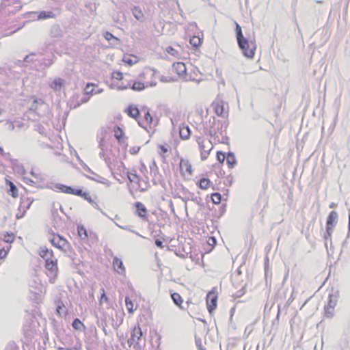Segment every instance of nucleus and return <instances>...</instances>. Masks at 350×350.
<instances>
[{
    "label": "nucleus",
    "instance_id": "1",
    "mask_svg": "<svg viewBox=\"0 0 350 350\" xmlns=\"http://www.w3.org/2000/svg\"><path fill=\"white\" fill-rule=\"evenodd\" d=\"M227 125L225 122L217 120L211 116L204 124V130L206 134L214 137L215 140L219 143H226L228 139L226 136Z\"/></svg>",
    "mask_w": 350,
    "mask_h": 350
},
{
    "label": "nucleus",
    "instance_id": "2",
    "mask_svg": "<svg viewBox=\"0 0 350 350\" xmlns=\"http://www.w3.org/2000/svg\"><path fill=\"white\" fill-rule=\"evenodd\" d=\"M235 25L236 38L239 47L245 57L250 59L253 58L256 49L255 40H248L243 35L241 26L237 22H235Z\"/></svg>",
    "mask_w": 350,
    "mask_h": 350
},
{
    "label": "nucleus",
    "instance_id": "3",
    "mask_svg": "<svg viewBox=\"0 0 350 350\" xmlns=\"http://www.w3.org/2000/svg\"><path fill=\"white\" fill-rule=\"evenodd\" d=\"M196 142L198 144L200 150V157L202 160H206L213 148V144L210 140H205L203 137H196Z\"/></svg>",
    "mask_w": 350,
    "mask_h": 350
},
{
    "label": "nucleus",
    "instance_id": "4",
    "mask_svg": "<svg viewBox=\"0 0 350 350\" xmlns=\"http://www.w3.org/2000/svg\"><path fill=\"white\" fill-rule=\"evenodd\" d=\"M338 215L336 211H332L328 215L326 222V234L325 239H327L332 236L334 228L337 224Z\"/></svg>",
    "mask_w": 350,
    "mask_h": 350
},
{
    "label": "nucleus",
    "instance_id": "5",
    "mask_svg": "<svg viewBox=\"0 0 350 350\" xmlns=\"http://www.w3.org/2000/svg\"><path fill=\"white\" fill-rule=\"evenodd\" d=\"M142 331L139 326L135 327L131 332V336L127 340L128 345L131 347L133 345V347L139 350L141 349L142 346L139 343V340L142 336Z\"/></svg>",
    "mask_w": 350,
    "mask_h": 350
},
{
    "label": "nucleus",
    "instance_id": "6",
    "mask_svg": "<svg viewBox=\"0 0 350 350\" xmlns=\"http://www.w3.org/2000/svg\"><path fill=\"white\" fill-rule=\"evenodd\" d=\"M49 241L54 247L62 250H66L69 246V243L67 240L59 234L49 238Z\"/></svg>",
    "mask_w": 350,
    "mask_h": 350
},
{
    "label": "nucleus",
    "instance_id": "7",
    "mask_svg": "<svg viewBox=\"0 0 350 350\" xmlns=\"http://www.w3.org/2000/svg\"><path fill=\"white\" fill-rule=\"evenodd\" d=\"M84 170H86L87 172H88L91 174V176L85 175L87 178H88L90 180H94L97 183H102L103 185H106L107 186L110 185L111 183L109 180H108L107 179L105 178L104 177L92 172L88 166L86 165L84 167Z\"/></svg>",
    "mask_w": 350,
    "mask_h": 350
},
{
    "label": "nucleus",
    "instance_id": "8",
    "mask_svg": "<svg viewBox=\"0 0 350 350\" xmlns=\"http://www.w3.org/2000/svg\"><path fill=\"white\" fill-rule=\"evenodd\" d=\"M217 295L211 291L206 295V305L208 312L211 314L217 307Z\"/></svg>",
    "mask_w": 350,
    "mask_h": 350
},
{
    "label": "nucleus",
    "instance_id": "9",
    "mask_svg": "<svg viewBox=\"0 0 350 350\" xmlns=\"http://www.w3.org/2000/svg\"><path fill=\"white\" fill-rule=\"evenodd\" d=\"M133 206L136 208L135 214L142 219L144 221H148V211L146 206L140 202H135Z\"/></svg>",
    "mask_w": 350,
    "mask_h": 350
},
{
    "label": "nucleus",
    "instance_id": "10",
    "mask_svg": "<svg viewBox=\"0 0 350 350\" xmlns=\"http://www.w3.org/2000/svg\"><path fill=\"white\" fill-rule=\"evenodd\" d=\"M339 297V291L338 290L332 288L328 295V301L324 307H329L335 308L338 302V298Z\"/></svg>",
    "mask_w": 350,
    "mask_h": 350
},
{
    "label": "nucleus",
    "instance_id": "11",
    "mask_svg": "<svg viewBox=\"0 0 350 350\" xmlns=\"http://www.w3.org/2000/svg\"><path fill=\"white\" fill-rule=\"evenodd\" d=\"M33 201V199L29 197L22 196L21 198V202L18 209L20 211H23V214L21 217L17 216L18 218L21 217L27 211V210H28L30 208Z\"/></svg>",
    "mask_w": 350,
    "mask_h": 350
},
{
    "label": "nucleus",
    "instance_id": "12",
    "mask_svg": "<svg viewBox=\"0 0 350 350\" xmlns=\"http://www.w3.org/2000/svg\"><path fill=\"white\" fill-rule=\"evenodd\" d=\"M64 33L58 24H55L51 26L49 31V36L52 38L59 39L63 37Z\"/></svg>",
    "mask_w": 350,
    "mask_h": 350
},
{
    "label": "nucleus",
    "instance_id": "13",
    "mask_svg": "<svg viewBox=\"0 0 350 350\" xmlns=\"http://www.w3.org/2000/svg\"><path fill=\"white\" fill-rule=\"evenodd\" d=\"M215 113L219 116L225 117L227 112L224 110V103L223 100H217L213 103Z\"/></svg>",
    "mask_w": 350,
    "mask_h": 350
},
{
    "label": "nucleus",
    "instance_id": "14",
    "mask_svg": "<svg viewBox=\"0 0 350 350\" xmlns=\"http://www.w3.org/2000/svg\"><path fill=\"white\" fill-rule=\"evenodd\" d=\"M106 136V132L103 130L100 131V133L97 136V139L98 142V147L101 150L100 152L99 153V156L100 158L104 159L105 157V153H104V148H105V138Z\"/></svg>",
    "mask_w": 350,
    "mask_h": 350
},
{
    "label": "nucleus",
    "instance_id": "15",
    "mask_svg": "<svg viewBox=\"0 0 350 350\" xmlns=\"http://www.w3.org/2000/svg\"><path fill=\"white\" fill-rule=\"evenodd\" d=\"M64 84L65 81L63 79L56 77L54 79L53 81L51 82L49 86L54 91L57 92L61 90V89L64 87Z\"/></svg>",
    "mask_w": 350,
    "mask_h": 350
},
{
    "label": "nucleus",
    "instance_id": "16",
    "mask_svg": "<svg viewBox=\"0 0 350 350\" xmlns=\"http://www.w3.org/2000/svg\"><path fill=\"white\" fill-rule=\"evenodd\" d=\"M172 70L178 76H183L186 73V66L183 62H176L172 64Z\"/></svg>",
    "mask_w": 350,
    "mask_h": 350
},
{
    "label": "nucleus",
    "instance_id": "17",
    "mask_svg": "<svg viewBox=\"0 0 350 350\" xmlns=\"http://www.w3.org/2000/svg\"><path fill=\"white\" fill-rule=\"evenodd\" d=\"M113 265L114 269L119 273L122 274L124 273V267L123 266L122 261L119 259L118 257H115L113 261Z\"/></svg>",
    "mask_w": 350,
    "mask_h": 350
},
{
    "label": "nucleus",
    "instance_id": "18",
    "mask_svg": "<svg viewBox=\"0 0 350 350\" xmlns=\"http://www.w3.org/2000/svg\"><path fill=\"white\" fill-rule=\"evenodd\" d=\"M179 133H180V137L183 139H189L190 134H191V131H190L189 127L187 125L183 124L181 126H180Z\"/></svg>",
    "mask_w": 350,
    "mask_h": 350
},
{
    "label": "nucleus",
    "instance_id": "19",
    "mask_svg": "<svg viewBox=\"0 0 350 350\" xmlns=\"http://www.w3.org/2000/svg\"><path fill=\"white\" fill-rule=\"evenodd\" d=\"M35 14H38V20H45L48 18H54L55 17V14L51 11H41L40 12H36Z\"/></svg>",
    "mask_w": 350,
    "mask_h": 350
},
{
    "label": "nucleus",
    "instance_id": "20",
    "mask_svg": "<svg viewBox=\"0 0 350 350\" xmlns=\"http://www.w3.org/2000/svg\"><path fill=\"white\" fill-rule=\"evenodd\" d=\"M132 14L137 21H143L144 14L142 10L139 6H134L132 9Z\"/></svg>",
    "mask_w": 350,
    "mask_h": 350
},
{
    "label": "nucleus",
    "instance_id": "21",
    "mask_svg": "<svg viewBox=\"0 0 350 350\" xmlns=\"http://www.w3.org/2000/svg\"><path fill=\"white\" fill-rule=\"evenodd\" d=\"M183 197L181 198L183 201L187 202L188 200L194 201L196 198L194 193L190 192L187 189H183Z\"/></svg>",
    "mask_w": 350,
    "mask_h": 350
},
{
    "label": "nucleus",
    "instance_id": "22",
    "mask_svg": "<svg viewBox=\"0 0 350 350\" xmlns=\"http://www.w3.org/2000/svg\"><path fill=\"white\" fill-rule=\"evenodd\" d=\"M126 111L130 117H131L135 120L139 115V111L138 108L137 107H133L132 105H130L126 109Z\"/></svg>",
    "mask_w": 350,
    "mask_h": 350
},
{
    "label": "nucleus",
    "instance_id": "23",
    "mask_svg": "<svg viewBox=\"0 0 350 350\" xmlns=\"http://www.w3.org/2000/svg\"><path fill=\"white\" fill-rule=\"evenodd\" d=\"M180 168L181 171H186L189 175L192 173L191 165L188 161L181 160L180 163Z\"/></svg>",
    "mask_w": 350,
    "mask_h": 350
},
{
    "label": "nucleus",
    "instance_id": "24",
    "mask_svg": "<svg viewBox=\"0 0 350 350\" xmlns=\"http://www.w3.org/2000/svg\"><path fill=\"white\" fill-rule=\"evenodd\" d=\"M226 162L229 167L232 168L237 163V160L234 153L229 152L226 157Z\"/></svg>",
    "mask_w": 350,
    "mask_h": 350
},
{
    "label": "nucleus",
    "instance_id": "25",
    "mask_svg": "<svg viewBox=\"0 0 350 350\" xmlns=\"http://www.w3.org/2000/svg\"><path fill=\"white\" fill-rule=\"evenodd\" d=\"M45 267L48 270L51 271H54L57 270V259L53 258L51 260L45 261Z\"/></svg>",
    "mask_w": 350,
    "mask_h": 350
},
{
    "label": "nucleus",
    "instance_id": "26",
    "mask_svg": "<svg viewBox=\"0 0 350 350\" xmlns=\"http://www.w3.org/2000/svg\"><path fill=\"white\" fill-rule=\"evenodd\" d=\"M55 188L65 193L72 194L73 192V188L62 184H57Z\"/></svg>",
    "mask_w": 350,
    "mask_h": 350
},
{
    "label": "nucleus",
    "instance_id": "27",
    "mask_svg": "<svg viewBox=\"0 0 350 350\" xmlns=\"http://www.w3.org/2000/svg\"><path fill=\"white\" fill-rule=\"evenodd\" d=\"M12 168L18 174H24L25 172L23 165L16 161L12 163Z\"/></svg>",
    "mask_w": 350,
    "mask_h": 350
},
{
    "label": "nucleus",
    "instance_id": "28",
    "mask_svg": "<svg viewBox=\"0 0 350 350\" xmlns=\"http://www.w3.org/2000/svg\"><path fill=\"white\" fill-rule=\"evenodd\" d=\"M171 297H172L174 303L176 306L180 307L181 304L183 303V299H182L181 296L177 293H173L171 294Z\"/></svg>",
    "mask_w": 350,
    "mask_h": 350
},
{
    "label": "nucleus",
    "instance_id": "29",
    "mask_svg": "<svg viewBox=\"0 0 350 350\" xmlns=\"http://www.w3.org/2000/svg\"><path fill=\"white\" fill-rule=\"evenodd\" d=\"M202 42V38H200V37L198 36H193L191 39H190V44L193 46V47H198Z\"/></svg>",
    "mask_w": 350,
    "mask_h": 350
},
{
    "label": "nucleus",
    "instance_id": "30",
    "mask_svg": "<svg viewBox=\"0 0 350 350\" xmlns=\"http://www.w3.org/2000/svg\"><path fill=\"white\" fill-rule=\"evenodd\" d=\"M324 316L328 319L332 318L334 316V308L324 307Z\"/></svg>",
    "mask_w": 350,
    "mask_h": 350
},
{
    "label": "nucleus",
    "instance_id": "31",
    "mask_svg": "<svg viewBox=\"0 0 350 350\" xmlns=\"http://www.w3.org/2000/svg\"><path fill=\"white\" fill-rule=\"evenodd\" d=\"M211 181L208 178H202L199 180V187L206 189L208 187Z\"/></svg>",
    "mask_w": 350,
    "mask_h": 350
},
{
    "label": "nucleus",
    "instance_id": "32",
    "mask_svg": "<svg viewBox=\"0 0 350 350\" xmlns=\"http://www.w3.org/2000/svg\"><path fill=\"white\" fill-rule=\"evenodd\" d=\"M144 88V83L140 81H135L131 86V89L135 91H141L143 90Z\"/></svg>",
    "mask_w": 350,
    "mask_h": 350
},
{
    "label": "nucleus",
    "instance_id": "33",
    "mask_svg": "<svg viewBox=\"0 0 350 350\" xmlns=\"http://www.w3.org/2000/svg\"><path fill=\"white\" fill-rule=\"evenodd\" d=\"M125 304L128 312L129 313H133L134 311L133 303L129 297H125Z\"/></svg>",
    "mask_w": 350,
    "mask_h": 350
},
{
    "label": "nucleus",
    "instance_id": "34",
    "mask_svg": "<svg viewBox=\"0 0 350 350\" xmlns=\"http://www.w3.org/2000/svg\"><path fill=\"white\" fill-rule=\"evenodd\" d=\"M14 239V234L6 233V234H3L2 240L7 244H10L11 243L13 242Z\"/></svg>",
    "mask_w": 350,
    "mask_h": 350
},
{
    "label": "nucleus",
    "instance_id": "35",
    "mask_svg": "<svg viewBox=\"0 0 350 350\" xmlns=\"http://www.w3.org/2000/svg\"><path fill=\"white\" fill-rule=\"evenodd\" d=\"M95 85L92 83H88L85 88V92L87 95H94Z\"/></svg>",
    "mask_w": 350,
    "mask_h": 350
},
{
    "label": "nucleus",
    "instance_id": "36",
    "mask_svg": "<svg viewBox=\"0 0 350 350\" xmlns=\"http://www.w3.org/2000/svg\"><path fill=\"white\" fill-rule=\"evenodd\" d=\"M72 325L77 330H81L84 328L83 323L79 319H74Z\"/></svg>",
    "mask_w": 350,
    "mask_h": 350
},
{
    "label": "nucleus",
    "instance_id": "37",
    "mask_svg": "<svg viewBox=\"0 0 350 350\" xmlns=\"http://www.w3.org/2000/svg\"><path fill=\"white\" fill-rule=\"evenodd\" d=\"M78 234L81 239L88 238V232L83 226H78Z\"/></svg>",
    "mask_w": 350,
    "mask_h": 350
},
{
    "label": "nucleus",
    "instance_id": "38",
    "mask_svg": "<svg viewBox=\"0 0 350 350\" xmlns=\"http://www.w3.org/2000/svg\"><path fill=\"white\" fill-rule=\"evenodd\" d=\"M8 185L10 186V189H9L8 192L10 193V194L12 196H13L14 198L16 197L17 192H18L16 187L11 181L9 182Z\"/></svg>",
    "mask_w": 350,
    "mask_h": 350
},
{
    "label": "nucleus",
    "instance_id": "39",
    "mask_svg": "<svg viewBox=\"0 0 350 350\" xmlns=\"http://www.w3.org/2000/svg\"><path fill=\"white\" fill-rule=\"evenodd\" d=\"M114 136L118 140V141H120L122 137L123 136V131L122 129L119 127V126H117L115 130H114Z\"/></svg>",
    "mask_w": 350,
    "mask_h": 350
},
{
    "label": "nucleus",
    "instance_id": "40",
    "mask_svg": "<svg viewBox=\"0 0 350 350\" xmlns=\"http://www.w3.org/2000/svg\"><path fill=\"white\" fill-rule=\"evenodd\" d=\"M57 312L60 315V316H64V315H66V308L65 306H64V304L62 303H61V305L60 304H59L57 306Z\"/></svg>",
    "mask_w": 350,
    "mask_h": 350
},
{
    "label": "nucleus",
    "instance_id": "41",
    "mask_svg": "<svg viewBox=\"0 0 350 350\" xmlns=\"http://www.w3.org/2000/svg\"><path fill=\"white\" fill-rule=\"evenodd\" d=\"M212 201L214 204H219L221 200V196L219 193H214L211 196Z\"/></svg>",
    "mask_w": 350,
    "mask_h": 350
},
{
    "label": "nucleus",
    "instance_id": "42",
    "mask_svg": "<svg viewBox=\"0 0 350 350\" xmlns=\"http://www.w3.org/2000/svg\"><path fill=\"white\" fill-rule=\"evenodd\" d=\"M90 98V95H87L85 94V95L83 96L81 98V101L77 103V104H75L73 107L76 108V107H79L81 103H88L89 101Z\"/></svg>",
    "mask_w": 350,
    "mask_h": 350
},
{
    "label": "nucleus",
    "instance_id": "43",
    "mask_svg": "<svg viewBox=\"0 0 350 350\" xmlns=\"http://www.w3.org/2000/svg\"><path fill=\"white\" fill-rule=\"evenodd\" d=\"M5 350H18V347L14 342L10 341L7 344Z\"/></svg>",
    "mask_w": 350,
    "mask_h": 350
},
{
    "label": "nucleus",
    "instance_id": "44",
    "mask_svg": "<svg viewBox=\"0 0 350 350\" xmlns=\"http://www.w3.org/2000/svg\"><path fill=\"white\" fill-rule=\"evenodd\" d=\"M226 156L222 152L219 151L217 152V159L219 162L224 163V161L226 159Z\"/></svg>",
    "mask_w": 350,
    "mask_h": 350
},
{
    "label": "nucleus",
    "instance_id": "45",
    "mask_svg": "<svg viewBox=\"0 0 350 350\" xmlns=\"http://www.w3.org/2000/svg\"><path fill=\"white\" fill-rule=\"evenodd\" d=\"M166 51L172 55H174V56L178 55V52L171 46H169L166 48Z\"/></svg>",
    "mask_w": 350,
    "mask_h": 350
},
{
    "label": "nucleus",
    "instance_id": "46",
    "mask_svg": "<svg viewBox=\"0 0 350 350\" xmlns=\"http://www.w3.org/2000/svg\"><path fill=\"white\" fill-rule=\"evenodd\" d=\"M49 251L46 247H40V256L43 258L47 254H49Z\"/></svg>",
    "mask_w": 350,
    "mask_h": 350
},
{
    "label": "nucleus",
    "instance_id": "47",
    "mask_svg": "<svg viewBox=\"0 0 350 350\" xmlns=\"http://www.w3.org/2000/svg\"><path fill=\"white\" fill-rule=\"evenodd\" d=\"M104 36V38L107 40H118L116 37H115L112 33H111L109 31H106L103 34Z\"/></svg>",
    "mask_w": 350,
    "mask_h": 350
},
{
    "label": "nucleus",
    "instance_id": "48",
    "mask_svg": "<svg viewBox=\"0 0 350 350\" xmlns=\"http://www.w3.org/2000/svg\"><path fill=\"white\" fill-rule=\"evenodd\" d=\"M37 104H40V105L43 104V100L42 99L34 98L33 100V103L31 105V109H33V108L36 109Z\"/></svg>",
    "mask_w": 350,
    "mask_h": 350
},
{
    "label": "nucleus",
    "instance_id": "49",
    "mask_svg": "<svg viewBox=\"0 0 350 350\" xmlns=\"http://www.w3.org/2000/svg\"><path fill=\"white\" fill-rule=\"evenodd\" d=\"M127 176L130 182H135L138 179V176L135 174L129 173Z\"/></svg>",
    "mask_w": 350,
    "mask_h": 350
},
{
    "label": "nucleus",
    "instance_id": "50",
    "mask_svg": "<svg viewBox=\"0 0 350 350\" xmlns=\"http://www.w3.org/2000/svg\"><path fill=\"white\" fill-rule=\"evenodd\" d=\"M82 198H83L85 200L90 202L91 204H93V200L92 199L90 193L88 192H85L83 195Z\"/></svg>",
    "mask_w": 350,
    "mask_h": 350
},
{
    "label": "nucleus",
    "instance_id": "51",
    "mask_svg": "<svg viewBox=\"0 0 350 350\" xmlns=\"http://www.w3.org/2000/svg\"><path fill=\"white\" fill-rule=\"evenodd\" d=\"M144 118L146 120V121L147 122H148L149 124H151L152 122V116H150V113L148 111H147L145 113V116H144Z\"/></svg>",
    "mask_w": 350,
    "mask_h": 350
},
{
    "label": "nucleus",
    "instance_id": "52",
    "mask_svg": "<svg viewBox=\"0 0 350 350\" xmlns=\"http://www.w3.org/2000/svg\"><path fill=\"white\" fill-rule=\"evenodd\" d=\"M120 228H121L123 230H128V231H130V232H132L133 233H135V234H137V236H139L141 237V235L137 232H136L135 230H133L132 229L130 228L129 226H118Z\"/></svg>",
    "mask_w": 350,
    "mask_h": 350
},
{
    "label": "nucleus",
    "instance_id": "53",
    "mask_svg": "<svg viewBox=\"0 0 350 350\" xmlns=\"http://www.w3.org/2000/svg\"><path fill=\"white\" fill-rule=\"evenodd\" d=\"M113 77L116 79L117 80H122L123 75L121 72H115L113 73Z\"/></svg>",
    "mask_w": 350,
    "mask_h": 350
},
{
    "label": "nucleus",
    "instance_id": "54",
    "mask_svg": "<svg viewBox=\"0 0 350 350\" xmlns=\"http://www.w3.org/2000/svg\"><path fill=\"white\" fill-rule=\"evenodd\" d=\"M85 192H83L81 189H73V192L72 194H74V195H76V196H81L82 197L83 195L84 194Z\"/></svg>",
    "mask_w": 350,
    "mask_h": 350
},
{
    "label": "nucleus",
    "instance_id": "55",
    "mask_svg": "<svg viewBox=\"0 0 350 350\" xmlns=\"http://www.w3.org/2000/svg\"><path fill=\"white\" fill-rule=\"evenodd\" d=\"M101 291H102V293L100 295V303H101L103 300H105V301H107L108 297H107V295L105 293L104 288H101Z\"/></svg>",
    "mask_w": 350,
    "mask_h": 350
},
{
    "label": "nucleus",
    "instance_id": "56",
    "mask_svg": "<svg viewBox=\"0 0 350 350\" xmlns=\"http://www.w3.org/2000/svg\"><path fill=\"white\" fill-rule=\"evenodd\" d=\"M8 254V250H5V247H3L0 250V259L4 258Z\"/></svg>",
    "mask_w": 350,
    "mask_h": 350
},
{
    "label": "nucleus",
    "instance_id": "57",
    "mask_svg": "<svg viewBox=\"0 0 350 350\" xmlns=\"http://www.w3.org/2000/svg\"><path fill=\"white\" fill-rule=\"evenodd\" d=\"M43 258L45 260V261L55 258L53 256V251L50 250L49 254H47V255H46V256H44V258Z\"/></svg>",
    "mask_w": 350,
    "mask_h": 350
},
{
    "label": "nucleus",
    "instance_id": "58",
    "mask_svg": "<svg viewBox=\"0 0 350 350\" xmlns=\"http://www.w3.org/2000/svg\"><path fill=\"white\" fill-rule=\"evenodd\" d=\"M155 245L160 247V248H163V241H161L160 239H156L155 240Z\"/></svg>",
    "mask_w": 350,
    "mask_h": 350
},
{
    "label": "nucleus",
    "instance_id": "59",
    "mask_svg": "<svg viewBox=\"0 0 350 350\" xmlns=\"http://www.w3.org/2000/svg\"><path fill=\"white\" fill-rule=\"evenodd\" d=\"M33 54L31 55H27L25 58H24V60L27 62H32L33 61Z\"/></svg>",
    "mask_w": 350,
    "mask_h": 350
},
{
    "label": "nucleus",
    "instance_id": "60",
    "mask_svg": "<svg viewBox=\"0 0 350 350\" xmlns=\"http://www.w3.org/2000/svg\"><path fill=\"white\" fill-rule=\"evenodd\" d=\"M208 243L209 245H214L216 243V239L215 237H210L209 239H208Z\"/></svg>",
    "mask_w": 350,
    "mask_h": 350
},
{
    "label": "nucleus",
    "instance_id": "61",
    "mask_svg": "<svg viewBox=\"0 0 350 350\" xmlns=\"http://www.w3.org/2000/svg\"><path fill=\"white\" fill-rule=\"evenodd\" d=\"M103 90L102 88H98L96 87V88H94V94H98L102 93Z\"/></svg>",
    "mask_w": 350,
    "mask_h": 350
},
{
    "label": "nucleus",
    "instance_id": "62",
    "mask_svg": "<svg viewBox=\"0 0 350 350\" xmlns=\"http://www.w3.org/2000/svg\"><path fill=\"white\" fill-rule=\"evenodd\" d=\"M159 148L162 150L163 153H166L168 151V149L163 145H159Z\"/></svg>",
    "mask_w": 350,
    "mask_h": 350
},
{
    "label": "nucleus",
    "instance_id": "63",
    "mask_svg": "<svg viewBox=\"0 0 350 350\" xmlns=\"http://www.w3.org/2000/svg\"><path fill=\"white\" fill-rule=\"evenodd\" d=\"M124 61L126 64H129V65H132V64H133V61L131 60V58H126V57H125V58L124 59Z\"/></svg>",
    "mask_w": 350,
    "mask_h": 350
},
{
    "label": "nucleus",
    "instance_id": "64",
    "mask_svg": "<svg viewBox=\"0 0 350 350\" xmlns=\"http://www.w3.org/2000/svg\"><path fill=\"white\" fill-rule=\"evenodd\" d=\"M92 205L95 208H96V209H98V210L101 211V210H100V207H99V206H98V203H97V202H94V200H93V204H92Z\"/></svg>",
    "mask_w": 350,
    "mask_h": 350
}]
</instances>
